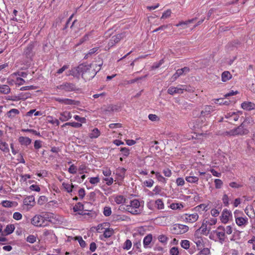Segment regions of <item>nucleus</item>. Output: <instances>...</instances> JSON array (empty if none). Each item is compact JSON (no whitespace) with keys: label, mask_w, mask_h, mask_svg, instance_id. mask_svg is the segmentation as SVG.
I'll use <instances>...</instances> for the list:
<instances>
[{"label":"nucleus","mask_w":255,"mask_h":255,"mask_svg":"<svg viewBox=\"0 0 255 255\" xmlns=\"http://www.w3.org/2000/svg\"><path fill=\"white\" fill-rule=\"evenodd\" d=\"M112 198L114 199V201L117 204H123L126 202V198L122 195H114L112 196Z\"/></svg>","instance_id":"2eb2a0df"},{"label":"nucleus","mask_w":255,"mask_h":255,"mask_svg":"<svg viewBox=\"0 0 255 255\" xmlns=\"http://www.w3.org/2000/svg\"><path fill=\"white\" fill-rule=\"evenodd\" d=\"M155 205L158 209H163L164 207L163 202L160 199H158L155 201Z\"/></svg>","instance_id":"79ce46f5"},{"label":"nucleus","mask_w":255,"mask_h":255,"mask_svg":"<svg viewBox=\"0 0 255 255\" xmlns=\"http://www.w3.org/2000/svg\"><path fill=\"white\" fill-rule=\"evenodd\" d=\"M101 132L97 128H94L89 133V136L91 138H96L100 135Z\"/></svg>","instance_id":"393cba45"},{"label":"nucleus","mask_w":255,"mask_h":255,"mask_svg":"<svg viewBox=\"0 0 255 255\" xmlns=\"http://www.w3.org/2000/svg\"><path fill=\"white\" fill-rule=\"evenodd\" d=\"M186 86L181 85L180 87H170L167 90L168 94L173 95L174 94H182L184 91H187Z\"/></svg>","instance_id":"9d476101"},{"label":"nucleus","mask_w":255,"mask_h":255,"mask_svg":"<svg viewBox=\"0 0 255 255\" xmlns=\"http://www.w3.org/2000/svg\"><path fill=\"white\" fill-rule=\"evenodd\" d=\"M57 89L63 90L66 92L74 91L76 90L75 84L68 82H64L62 84L56 86Z\"/></svg>","instance_id":"6e6552de"},{"label":"nucleus","mask_w":255,"mask_h":255,"mask_svg":"<svg viewBox=\"0 0 255 255\" xmlns=\"http://www.w3.org/2000/svg\"><path fill=\"white\" fill-rule=\"evenodd\" d=\"M42 141L39 140H36L34 141V147L36 149H38L42 147Z\"/></svg>","instance_id":"338daca9"},{"label":"nucleus","mask_w":255,"mask_h":255,"mask_svg":"<svg viewBox=\"0 0 255 255\" xmlns=\"http://www.w3.org/2000/svg\"><path fill=\"white\" fill-rule=\"evenodd\" d=\"M79 170L80 171V174H83L84 173L88 172L87 166L84 164H82L79 166Z\"/></svg>","instance_id":"052dcab7"},{"label":"nucleus","mask_w":255,"mask_h":255,"mask_svg":"<svg viewBox=\"0 0 255 255\" xmlns=\"http://www.w3.org/2000/svg\"><path fill=\"white\" fill-rule=\"evenodd\" d=\"M53 218L52 214L49 213H45L42 214H36L31 219V224L39 228H43L49 225L52 222Z\"/></svg>","instance_id":"f257e3e1"},{"label":"nucleus","mask_w":255,"mask_h":255,"mask_svg":"<svg viewBox=\"0 0 255 255\" xmlns=\"http://www.w3.org/2000/svg\"><path fill=\"white\" fill-rule=\"evenodd\" d=\"M214 183L216 189H220L223 184V181L220 179H215Z\"/></svg>","instance_id":"49530a36"},{"label":"nucleus","mask_w":255,"mask_h":255,"mask_svg":"<svg viewBox=\"0 0 255 255\" xmlns=\"http://www.w3.org/2000/svg\"><path fill=\"white\" fill-rule=\"evenodd\" d=\"M161 191V187L158 185L156 186L153 190V192L154 193L155 195L160 194Z\"/></svg>","instance_id":"69168bd1"},{"label":"nucleus","mask_w":255,"mask_h":255,"mask_svg":"<svg viewBox=\"0 0 255 255\" xmlns=\"http://www.w3.org/2000/svg\"><path fill=\"white\" fill-rule=\"evenodd\" d=\"M31 96V94L29 93H20L19 94L20 99L25 100L28 98H29Z\"/></svg>","instance_id":"e2e57ef3"},{"label":"nucleus","mask_w":255,"mask_h":255,"mask_svg":"<svg viewBox=\"0 0 255 255\" xmlns=\"http://www.w3.org/2000/svg\"><path fill=\"white\" fill-rule=\"evenodd\" d=\"M18 141L21 145L27 146L31 143V139L28 137L20 136Z\"/></svg>","instance_id":"4be33fe9"},{"label":"nucleus","mask_w":255,"mask_h":255,"mask_svg":"<svg viewBox=\"0 0 255 255\" xmlns=\"http://www.w3.org/2000/svg\"><path fill=\"white\" fill-rule=\"evenodd\" d=\"M84 209V206L83 205L79 202L77 204H76L74 207H73V211L74 212H79L78 213V214L79 215H83V210Z\"/></svg>","instance_id":"bb28decb"},{"label":"nucleus","mask_w":255,"mask_h":255,"mask_svg":"<svg viewBox=\"0 0 255 255\" xmlns=\"http://www.w3.org/2000/svg\"><path fill=\"white\" fill-rule=\"evenodd\" d=\"M23 204L24 205L29 206L30 208L33 207L35 204V199L33 196H26L23 199Z\"/></svg>","instance_id":"f8f14e48"},{"label":"nucleus","mask_w":255,"mask_h":255,"mask_svg":"<svg viewBox=\"0 0 255 255\" xmlns=\"http://www.w3.org/2000/svg\"><path fill=\"white\" fill-rule=\"evenodd\" d=\"M176 183L178 186H183L185 184V181L183 178L179 177L176 179Z\"/></svg>","instance_id":"0e129e2a"},{"label":"nucleus","mask_w":255,"mask_h":255,"mask_svg":"<svg viewBox=\"0 0 255 255\" xmlns=\"http://www.w3.org/2000/svg\"><path fill=\"white\" fill-rule=\"evenodd\" d=\"M60 116L59 120L63 122L67 121L72 118L71 113L67 111L60 113Z\"/></svg>","instance_id":"f3484780"},{"label":"nucleus","mask_w":255,"mask_h":255,"mask_svg":"<svg viewBox=\"0 0 255 255\" xmlns=\"http://www.w3.org/2000/svg\"><path fill=\"white\" fill-rule=\"evenodd\" d=\"M241 107L245 110L251 111L255 109V104L251 102H244L242 103Z\"/></svg>","instance_id":"dca6fc26"},{"label":"nucleus","mask_w":255,"mask_h":255,"mask_svg":"<svg viewBox=\"0 0 255 255\" xmlns=\"http://www.w3.org/2000/svg\"><path fill=\"white\" fill-rule=\"evenodd\" d=\"M210 254V251L209 249L206 248L203 249L198 254L199 255H209Z\"/></svg>","instance_id":"5fc2aeb1"},{"label":"nucleus","mask_w":255,"mask_h":255,"mask_svg":"<svg viewBox=\"0 0 255 255\" xmlns=\"http://www.w3.org/2000/svg\"><path fill=\"white\" fill-rule=\"evenodd\" d=\"M67 126H70L72 127L75 128H79L82 127V124L81 123H76V122H68L62 125V127H66Z\"/></svg>","instance_id":"2f4dec72"},{"label":"nucleus","mask_w":255,"mask_h":255,"mask_svg":"<svg viewBox=\"0 0 255 255\" xmlns=\"http://www.w3.org/2000/svg\"><path fill=\"white\" fill-rule=\"evenodd\" d=\"M90 183L93 185H96L100 181L99 176L90 177L88 178Z\"/></svg>","instance_id":"e433bc0d"},{"label":"nucleus","mask_w":255,"mask_h":255,"mask_svg":"<svg viewBox=\"0 0 255 255\" xmlns=\"http://www.w3.org/2000/svg\"><path fill=\"white\" fill-rule=\"evenodd\" d=\"M196 18H193L185 21H181L176 24V26L179 27L180 26H182L183 25H187L189 23H192L193 21L195 20Z\"/></svg>","instance_id":"a18cd8bd"},{"label":"nucleus","mask_w":255,"mask_h":255,"mask_svg":"<svg viewBox=\"0 0 255 255\" xmlns=\"http://www.w3.org/2000/svg\"><path fill=\"white\" fill-rule=\"evenodd\" d=\"M154 184V181L150 179L148 180H145L143 182V184L144 186L147 187H151L153 186Z\"/></svg>","instance_id":"6e6d98bb"},{"label":"nucleus","mask_w":255,"mask_h":255,"mask_svg":"<svg viewBox=\"0 0 255 255\" xmlns=\"http://www.w3.org/2000/svg\"><path fill=\"white\" fill-rule=\"evenodd\" d=\"M0 149L4 152H8L9 151L8 144L5 142H2L0 144Z\"/></svg>","instance_id":"ea45409f"},{"label":"nucleus","mask_w":255,"mask_h":255,"mask_svg":"<svg viewBox=\"0 0 255 255\" xmlns=\"http://www.w3.org/2000/svg\"><path fill=\"white\" fill-rule=\"evenodd\" d=\"M14 226L12 224H9L6 226L4 232L6 233V235H9L14 231Z\"/></svg>","instance_id":"7c9ffc66"},{"label":"nucleus","mask_w":255,"mask_h":255,"mask_svg":"<svg viewBox=\"0 0 255 255\" xmlns=\"http://www.w3.org/2000/svg\"><path fill=\"white\" fill-rule=\"evenodd\" d=\"M62 186L68 193L72 192L73 188L74 187V186L72 184H70L69 183H66L65 182H63L62 183Z\"/></svg>","instance_id":"473e14b6"},{"label":"nucleus","mask_w":255,"mask_h":255,"mask_svg":"<svg viewBox=\"0 0 255 255\" xmlns=\"http://www.w3.org/2000/svg\"><path fill=\"white\" fill-rule=\"evenodd\" d=\"M77 170L76 166L72 164L68 168V172L71 174H75L77 172Z\"/></svg>","instance_id":"680f3d73"},{"label":"nucleus","mask_w":255,"mask_h":255,"mask_svg":"<svg viewBox=\"0 0 255 255\" xmlns=\"http://www.w3.org/2000/svg\"><path fill=\"white\" fill-rule=\"evenodd\" d=\"M47 201V198L45 196H41L39 197L37 203L39 205H43Z\"/></svg>","instance_id":"8fccbe9b"},{"label":"nucleus","mask_w":255,"mask_h":255,"mask_svg":"<svg viewBox=\"0 0 255 255\" xmlns=\"http://www.w3.org/2000/svg\"><path fill=\"white\" fill-rule=\"evenodd\" d=\"M19 113V111L16 109H11L7 113L8 117H14L16 115H18Z\"/></svg>","instance_id":"c9c22d12"},{"label":"nucleus","mask_w":255,"mask_h":255,"mask_svg":"<svg viewBox=\"0 0 255 255\" xmlns=\"http://www.w3.org/2000/svg\"><path fill=\"white\" fill-rule=\"evenodd\" d=\"M235 220L237 225L240 227L245 226L248 224V219L246 217H238Z\"/></svg>","instance_id":"a211bd4d"},{"label":"nucleus","mask_w":255,"mask_h":255,"mask_svg":"<svg viewBox=\"0 0 255 255\" xmlns=\"http://www.w3.org/2000/svg\"><path fill=\"white\" fill-rule=\"evenodd\" d=\"M171 230L173 234L177 235L183 234L189 230V227L185 225L177 224L173 226Z\"/></svg>","instance_id":"423d86ee"},{"label":"nucleus","mask_w":255,"mask_h":255,"mask_svg":"<svg viewBox=\"0 0 255 255\" xmlns=\"http://www.w3.org/2000/svg\"><path fill=\"white\" fill-rule=\"evenodd\" d=\"M26 241L28 243L33 244L36 242V237L32 235H29L26 238Z\"/></svg>","instance_id":"4d7b16f0"},{"label":"nucleus","mask_w":255,"mask_h":255,"mask_svg":"<svg viewBox=\"0 0 255 255\" xmlns=\"http://www.w3.org/2000/svg\"><path fill=\"white\" fill-rule=\"evenodd\" d=\"M171 14L170 9H167L166 11L163 13L161 19H166L170 17Z\"/></svg>","instance_id":"864d4df0"},{"label":"nucleus","mask_w":255,"mask_h":255,"mask_svg":"<svg viewBox=\"0 0 255 255\" xmlns=\"http://www.w3.org/2000/svg\"><path fill=\"white\" fill-rule=\"evenodd\" d=\"M217 219L215 218H211L209 219L208 220H205V222L210 226H213L216 224L217 223Z\"/></svg>","instance_id":"3c124183"},{"label":"nucleus","mask_w":255,"mask_h":255,"mask_svg":"<svg viewBox=\"0 0 255 255\" xmlns=\"http://www.w3.org/2000/svg\"><path fill=\"white\" fill-rule=\"evenodd\" d=\"M126 36L125 33L123 32L119 33L116 35H114L111 37L110 39L108 46L109 48L114 46L116 43H118L122 39Z\"/></svg>","instance_id":"1a4fd4ad"},{"label":"nucleus","mask_w":255,"mask_h":255,"mask_svg":"<svg viewBox=\"0 0 255 255\" xmlns=\"http://www.w3.org/2000/svg\"><path fill=\"white\" fill-rule=\"evenodd\" d=\"M232 216V214L231 212L228 209H225L223 210L221 216L220 217V220L222 223L224 224H227Z\"/></svg>","instance_id":"9b49d317"},{"label":"nucleus","mask_w":255,"mask_h":255,"mask_svg":"<svg viewBox=\"0 0 255 255\" xmlns=\"http://www.w3.org/2000/svg\"><path fill=\"white\" fill-rule=\"evenodd\" d=\"M245 212L246 214L250 218H255V213L254 212V209L252 206H250L249 207H247L245 210Z\"/></svg>","instance_id":"b1692460"},{"label":"nucleus","mask_w":255,"mask_h":255,"mask_svg":"<svg viewBox=\"0 0 255 255\" xmlns=\"http://www.w3.org/2000/svg\"><path fill=\"white\" fill-rule=\"evenodd\" d=\"M247 121L248 119H246L239 126L229 131L224 132L223 134L224 136H242L247 134L249 132V130L245 128Z\"/></svg>","instance_id":"7ed1b4c3"},{"label":"nucleus","mask_w":255,"mask_h":255,"mask_svg":"<svg viewBox=\"0 0 255 255\" xmlns=\"http://www.w3.org/2000/svg\"><path fill=\"white\" fill-rule=\"evenodd\" d=\"M162 172L164 174V176L167 177H170L172 175V172H171V170H170L168 168H165L163 169Z\"/></svg>","instance_id":"603ef678"},{"label":"nucleus","mask_w":255,"mask_h":255,"mask_svg":"<svg viewBox=\"0 0 255 255\" xmlns=\"http://www.w3.org/2000/svg\"><path fill=\"white\" fill-rule=\"evenodd\" d=\"M132 246V243L130 240L127 239L125 242L123 246L124 250H129Z\"/></svg>","instance_id":"a19ab883"},{"label":"nucleus","mask_w":255,"mask_h":255,"mask_svg":"<svg viewBox=\"0 0 255 255\" xmlns=\"http://www.w3.org/2000/svg\"><path fill=\"white\" fill-rule=\"evenodd\" d=\"M114 233V231L112 228H107L104 232L103 235H101L99 238L101 240H103V237L105 238H109L111 237Z\"/></svg>","instance_id":"aec40b11"},{"label":"nucleus","mask_w":255,"mask_h":255,"mask_svg":"<svg viewBox=\"0 0 255 255\" xmlns=\"http://www.w3.org/2000/svg\"><path fill=\"white\" fill-rule=\"evenodd\" d=\"M211 228L207 222H205V220H204L202 223V226L200 228L199 230H201V232L205 235H207L209 231L211 230ZM199 229L197 230V232L198 231Z\"/></svg>","instance_id":"ddd939ff"},{"label":"nucleus","mask_w":255,"mask_h":255,"mask_svg":"<svg viewBox=\"0 0 255 255\" xmlns=\"http://www.w3.org/2000/svg\"><path fill=\"white\" fill-rule=\"evenodd\" d=\"M10 91V89L7 85H0V94H7Z\"/></svg>","instance_id":"c756f323"},{"label":"nucleus","mask_w":255,"mask_h":255,"mask_svg":"<svg viewBox=\"0 0 255 255\" xmlns=\"http://www.w3.org/2000/svg\"><path fill=\"white\" fill-rule=\"evenodd\" d=\"M158 240L160 243L166 244L168 241V238L163 235H161L158 236Z\"/></svg>","instance_id":"09e8293b"},{"label":"nucleus","mask_w":255,"mask_h":255,"mask_svg":"<svg viewBox=\"0 0 255 255\" xmlns=\"http://www.w3.org/2000/svg\"><path fill=\"white\" fill-rule=\"evenodd\" d=\"M152 240V236L151 234H148L146 236L143 241V244L144 248H146L151 242Z\"/></svg>","instance_id":"cd10ccee"},{"label":"nucleus","mask_w":255,"mask_h":255,"mask_svg":"<svg viewBox=\"0 0 255 255\" xmlns=\"http://www.w3.org/2000/svg\"><path fill=\"white\" fill-rule=\"evenodd\" d=\"M239 113L240 112H238L237 113L230 112V113H227L225 115V118L226 119H229L231 121H233L236 122L239 120Z\"/></svg>","instance_id":"6ab92c4d"},{"label":"nucleus","mask_w":255,"mask_h":255,"mask_svg":"<svg viewBox=\"0 0 255 255\" xmlns=\"http://www.w3.org/2000/svg\"><path fill=\"white\" fill-rule=\"evenodd\" d=\"M215 109L211 106H206L203 110L201 112V115L203 116H207L211 114V113L214 111Z\"/></svg>","instance_id":"5701e85b"},{"label":"nucleus","mask_w":255,"mask_h":255,"mask_svg":"<svg viewBox=\"0 0 255 255\" xmlns=\"http://www.w3.org/2000/svg\"><path fill=\"white\" fill-rule=\"evenodd\" d=\"M142 210L143 206L137 199L130 200L129 204H127V212L132 215H139L142 212Z\"/></svg>","instance_id":"39448f33"},{"label":"nucleus","mask_w":255,"mask_h":255,"mask_svg":"<svg viewBox=\"0 0 255 255\" xmlns=\"http://www.w3.org/2000/svg\"><path fill=\"white\" fill-rule=\"evenodd\" d=\"M63 104L66 105H75L76 101L69 99H64Z\"/></svg>","instance_id":"13d9d810"},{"label":"nucleus","mask_w":255,"mask_h":255,"mask_svg":"<svg viewBox=\"0 0 255 255\" xmlns=\"http://www.w3.org/2000/svg\"><path fill=\"white\" fill-rule=\"evenodd\" d=\"M197 233L196 232V233L195 234V237L194 239V242L196 244L197 247H200L203 244V240L201 239V238H199L198 237H197Z\"/></svg>","instance_id":"f704fd0d"},{"label":"nucleus","mask_w":255,"mask_h":255,"mask_svg":"<svg viewBox=\"0 0 255 255\" xmlns=\"http://www.w3.org/2000/svg\"><path fill=\"white\" fill-rule=\"evenodd\" d=\"M126 169L123 167H119L116 169V175H117L119 179L121 181L123 180L125 176Z\"/></svg>","instance_id":"412c9836"},{"label":"nucleus","mask_w":255,"mask_h":255,"mask_svg":"<svg viewBox=\"0 0 255 255\" xmlns=\"http://www.w3.org/2000/svg\"><path fill=\"white\" fill-rule=\"evenodd\" d=\"M182 220L187 223H193L199 218V215L197 213L193 214H185L181 217Z\"/></svg>","instance_id":"0eeeda50"},{"label":"nucleus","mask_w":255,"mask_h":255,"mask_svg":"<svg viewBox=\"0 0 255 255\" xmlns=\"http://www.w3.org/2000/svg\"><path fill=\"white\" fill-rule=\"evenodd\" d=\"M185 180L187 182L190 183H196L198 184L199 181V178L198 176L194 175L193 172H191L189 176H187L185 177Z\"/></svg>","instance_id":"4468645a"},{"label":"nucleus","mask_w":255,"mask_h":255,"mask_svg":"<svg viewBox=\"0 0 255 255\" xmlns=\"http://www.w3.org/2000/svg\"><path fill=\"white\" fill-rule=\"evenodd\" d=\"M156 178L159 182L163 184L166 183L167 179L158 172L156 173Z\"/></svg>","instance_id":"72a5a7b5"},{"label":"nucleus","mask_w":255,"mask_h":255,"mask_svg":"<svg viewBox=\"0 0 255 255\" xmlns=\"http://www.w3.org/2000/svg\"><path fill=\"white\" fill-rule=\"evenodd\" d=\"M217 236L218 241L221 244H223L226 241V235H231L233 232V228L231 225L227 226H219L216 230L213 231Z\"/></svg>","instance_id":"f03ea898"},{"label":"nucleus","mask_w":255,"mask_h":255,"mask_svg":"<svg viewBox=\"0 0 255 255\" xmlns=\"http://www.w3.org/2000/svg\"><path fill=\"white\" fill-rule=\"evenodd\" d=\"M82 77L85 80H90L97 74L94 68L91 65L81 64L78 66Z\"/></svg>","instance_id":"20e7f679"},{"label":"nucleus","mask_w":255,"mask_h":255,"mask_svg":"<svg viewBox=\"0 0 255 255\" xmlns=\"http://www.w3.org/2000/svg\"><path fill=\"white\" fill-rule=\"evenodd\" d=\"M120 151L122 152V154L126 157H127L129 154V149L126 147L121 148Z\"/></svg>","instance_id":"bf43d9fd"},{"label":"nucleus","mask_w":255,"mask_h":255,"mask_svg":"<svg viewBox=\"0 0 255 255\" xmlns=\"http://www.w3.org/2000/svg\"><path fill=\"white\" fill-rule=\"evenodd\" d=\"M181 246L184 249H188L190 247V242L188 240H182L181 242Z\"/></svg>","instance_id":"37998d69"},{"label":"nucleus","mask_w":255,"mask_h":255,"mask_svg":"<svg viewBox=\"0 0 255 255\" xmlns=\"http://www.w3.org/2000/svg\"><path fill=\"white\" fill-rule=\"evenodd\" d=\"M170 254L171 255H178L179 254L178 248L177 247H172L170 250Z\"/></svg>","instance_id":"774afa93"},{"label":"nucleus","mask_w":255,"mask_h":255,"mask_svg":"<svg viewBox=\"0 0 255 255\" xmlns=\"http://www.w3.org/2000/svg\"><path fill=\"white\" fill-rule=\"evenodd\" d=\"M21 131L23 132H29L38 136H41V134L39 132H37L36 130L33 129H22Z\"/></svg>","instance_id":"de8ad7c7"},{"label":"nucleus","mask_w":255,"mask_h":255,"mask_svg":"<svg viewBox=\"0 0 255 255\" xmlns=\"http://www.w3.org/2000/svg\"><path fill=\"white\" fill-rule=\"evenodd\" d=\"M80 75H81V72L79 70L78 66L77 68L72 69L67 74V76L72 75L74 77H78Z\"/></svg>","instance_id":"a878e982"},{"label":"nucleus","mask_w":255,"mask_h":255,"mask_svg":"<svg viewBox=\"0 0 255 255\" xmlns=\"http://www.w3.org/2000/svg\"><path fill=\"white\" fill-rule=\"evenodd\" d=\"M221 78L222 81L225 82L232 78V75L229 71H226L222 73Z\"/></svg>","instance_id":"c85d7f7f"},{"label":"nucleus","mask_w":255,"mask_h":255,"mask_svg":"<svg viewBox=\"0 0 255 255\" xmlns=\"http://www.w3.org/2000/svg\"><path fill=\"white\" fill-rule=\"evenodd\" d=\"M99 47H94L93 48L91 49L89 51L88 53L85 55V58H87L89 55H92L95 54V53H96L98 51V50H99Z\"/></svg>","instance_id":"c03bdc74"},{"label":"nucleus","mask_w":255,"mask_h":255,"mask_svg":"<svg viewBox=\"0 0 255 255\" xmlns=\"http://www.w3.org/2000/svg\"><path fill=\"white\" fill-rule=\"evenodd\" d=\"M103 214L106 217L110 216L112 214L111 208L109 206H106L104 208Z\"/></svg>","instance_id":"58836bf2"},{"label":"nucleus","mask_w":255,"mask_h":255,"mask_svg":"<svg viewBox=\"0 0 255 255\" xmlns=\"http://www.w3.org/2000/svg\"><path fill=\"white\" fill-rule=\"evenodd\" d=\"M33 44H29L24 50V53L27 56H30L33 49Z\"/></svg>","instance_id":"4c0bfd02"}]
</instances>
